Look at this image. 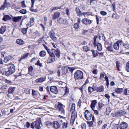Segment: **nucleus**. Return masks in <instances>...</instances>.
<instances>
[{
	"instance_id": "nucleus-59",
	"label": "nucleus",
	"mask_w": 129,
	"mask_h": 129,
	"mask_svg": "<svg viewBox=\"0 0 129 129\" xmlns=\"http://www.w3.org/2000/svg\"><path fill=\"white\" fill-rule=\"evenodd\" d=\"M8 87V86L6 85H4L2 87V89H6Z\"/></svg>"
},
{
	"instance_id": "nucleus-17",
	"label": "nucleus",
	"mask_w": 129,
	"mask_h": 129,
	"mask_svg": "<svg viewBox=\"0 0 129 129\" xmlns=\"http://www.w3.org/2000/svg\"><path fill=\"white\" fill-rule=\"evenodd\" d=\"M53 127L55 129H58L60 127L59 123L57 121H54L53 122Z\"/></svg>"
},
{
	"instance_id": "nucleus-14",
	"label": "nucleus",
	"mask_w": 129,
	"mask_h": 129,
	"mask_svg": "<svg viewBox=\"0 0 129 129\" xmlns=\"http://www.w3.org/2000/svg\"><path fill=\"white\" fill-rule=\"evenodd\" d=\"M57 21L60 24H65L67 23V21L66 19H64L61 17L57 20Z\"/></svg>"
},
{
	"instance_id": "nucleus-9",
	"label": "nucleus",
	"mask_w": 129,
	"mask_h": 129,
	"mask_svg": "<svg viewBox=\"0 0 129 129\" xmlns=\"http://www.w3.org/2000/svg\"><path fill=\"white\" fill-rule=\"evenodd\" d=\"M126 113V112L123 111L121 110L116 113L113 115V117L123 115Z\"/></svg>"
},
{
	"instance_id": "nucleus-26",
	"label": "nucleus",
	"mask_w": 129,
	"mask_h": 129,
	"mask_svg": "<svg viewBox=\"0 0 129 129\" xmlns=\"http://www.w3.org/2000/svg\"><path fill=\"white\" fill-rule=\"evenodd\" d=\"M123 91V89L122 88H117L115 89V92L117 94L121 93Z\"/></svg>"
},
{
	"instance_id": "nucleus-7",
	"label": "nucleus",
	"mask_w": 129,
	"mask_h": 129,
	"mask_svg": "<svg viewBox=\"0 0 129 129\" xmlns=\"http://www.w3.org/2000/svg\"><path fill=\"white\" fill-rule=\"evenodd\" d=\"M122 43L123 42L122 40H118L114 45L113 47L114 49L116 50L119 49Z\"/></svg>"
},
{
	"instance_id": "nucleus-39",
	"label": "nucleus",
	"mask_w": 129,
	"mask_h": 129,
	"mask_svg": "<svg viewBox=\"0 0 129 129\" xmlns=\"http://www.w3.org/2000/svg\"><path fill=\"white\" fill-rule=\"evenodd\" d=\"M101 37L102 38V39L104 41H105L106 38L104 34H102L99 36V37L98 38L99 39V40H100V38Z\"/></svg>"
},
{
	"instance_id": "nucleus-42",
	"label": "nucleus",
	"mask_w": 129,
	"mask_h": 129,
	"mask_svg": "<svg viewBox=\"0 0 129 129\" xmlns=\"http://www.w3.org/2000/svg\"><path fill=\"white\" fill-rule=\"evenodd\" d=\"M120 63L118 61H117L116 62V66L117 67V70L120 71V70L119 69V67H120Z\"/></svg>"
},
{
	"instance_id": "nucleus-15",
	"label": "nucleus",
	"mask_w": 129,
	"mask_h": 129,
	"mask_svg": "<svg viewBox=\"0 0 129 129\" xmlns=\"http://www.w3.org/2000/svg\"><path fill=\"white\" fill-rule=\"evenodd\" d=\"M60 15V13L57 12H55L52 15V19L55 20L59 17Z\"/></svg>"
},
{
	"instance_id": "nucleus-64",
	"label": "nucleus",
	"mask_w": 129,
	"mask_h": 129,
	"mask_svg": "<svg viewBox=\"0 0 129 129\" xmlns=\"http://www.w3.org/2000/svg\"><path fill=\"white\" fill-rule=\"evenodd\" d=\"M87 123L90 126H91L93 124V123L92 121H87Z\"/></svg>"
},
{
	"instance_id": "nucleus-48",
	"label": "nucleus",
	"mask_w": 129,
	"mask_h": 129,
	"mask_svg": "<svg viewBox=\"0 0 129 129\" xmlns=\"http://www.w3.org/2000/svg\"><path fill=\"white\" fill-rule=\"evenodd\" d=\"M79 23H75L74 25V27L76 29H78L79 27Z\"/></svg>"
},
{
	"instance_id": "nucleus-24",
	"label": "nucleus",
	"mask_w": 129,
	"mask_h": 129,
	"mask_svg": "<svg viewBox=\"0 0 129 129\" xmlns=\"http://www.w3.org/2000/svg\"><path fill=\"white\" fill-rule=\"evenodd\" d=\"M45 81V79L43 78H38L35 80L36 83H40L43 82Z\"/></svg>"
},
{
	"instance_id": "nucleus-29",
	"label": "nucleus",
	"mask_w": 129,
	"mask_h": 129,
	"mask_svg": "<svg viewBox=\"0 0 129 129\" xmlns=\"http://www.w3.org/2000/svg\"><path fill=\"white\" fill-rule=\"evenodd\" d=\"M72 112V115L71 117L74 118L76 119L77 117V114L76 111L71 112Z\"/></svg>"
},
{
	"instance_id": "nucleus-10",
	"label": "nucleus",
	"mask_w": 129,
	"mask_h": 129,
	"mask_svg": "<svg viewBox=\"0 0 129 129\" xmlns=\"http://www.w3.org/2000/svg\"><path fill=\"white\" fill-rule=\"evenodd\" d=\"M92 20L87 18H84L82 20L83 23L85 25L90 24L92 23Z\"/></svg>"
},
{
	"instance_id": "nucleus-13",
	"label": "nucleus",
	"mask_w": 129,
	"mask_h": 129,
	"mask_svg": "<svg viewBox=\"0 0 129 129\" xmlns=\"http://www.w3.org/2000/svg\"><path fill=\"white\" fill-rule=\"evenodd\" d=\"M50 90L52 93L55 94H57L58 93V91L57 87L55 86H52L50 88Z\"/></svg>"
},
{
	"instance_id": "nucleus-36",
	"label": "nucleus",
	"mask_w": 129,
	"mask_h": 129,
	"mask_svg": "<svg viewBox=\"0 0 129 129\" xmlns=\"http://www.w3.org/2000/svg\"><path fill=\"white\" fill-rule=\"evenodd\" d=\"M61 6L59 7H53L51 9V11H52L54 10H57L58 9H60L61 8Z\"/></svg>"
},
{
	"instance_id": "nucleus-11",
	"label": "nucleus",
	"mask_w": 129,
	"mask_h": 129,
	"mask_svg": "<svg viewBox=\"0 0 129 129\" xmlns=\"http://www.w3.org/2000/svg\"><path fill=\"white\" fill-rule=\"evenodd\" d=\"M127 127V123L124 122L121 123L119 126L120 129H126Z\"/></svg>"
},
{
	"instance_id": "nucleus-54",
	"label": "nucleus",
	"mask_w": 129,
	"mask_h": 129,
	"mask_svg": "<svg viewBox=\"0 0 129 129\" xmlns=\"http://www.w3.org/2000/svg\"><path fill=\"white\" fill-rule=\"evenodd\" d=\"M68 123L67 122H64L63 124V126L62 128H66L67 127Z\"/></svg>"
},
{
	"instance_id": "nucleus-28",
	"label": "nucleus",
	"mask_w": 129,
	"mask_h": 129,
	"mask_svg": "<svg viewBox=\"0 0 129 129\" xmlns=\"http://www.w3.org/2000/svg\"><path fill=\"white\" fill-rule=\"evenodd\" d=\"M17 44L19 45H22L24 44V41L20 39H18L17 40Z\"/></svg>"
},
{
	"instance_id": "nucleus-31",
	"label": "nucleus",
	"mask_w": 129,
	"mask_h": 129,
	"mask_svg": "<svg viewBox=\"0 0 129 129\" xmlns=\"http://www.w3.org/2000/svg\"><path fill=\"white\" fill-rule=\"evenodd\" d=\"M46 52L44 51H42L39 53V55L41 57H44L46 55Z\"/></svg>"
},
{
	"instance_id": "nucleus-30",
	"label": "nucleus",
	"mask_w": 129,
	"mask_h": 129,
	"mask_svg": "<svg viewBox=\"0 0 129 129\" xmlns=\"http://www.w3.org/2000/svg\"><path fill=\"white\" fill-rule=\"evenodd\" d=\"M92 14V13L91 12H86L83 13L82 14V15H83L85 17H86L90 15H91L92 16H93Z\"/></svg>"
},
{
	"instance_id": "nucleus-46",
	"label": "nucleus",
	"mask_w": 129,
	"mask_h": 129,
	"mask_svg": "<svg viewBox=\"0 0 129 129\" xmlns=\"http://www.w3.org/2000/svg\"><path fill=\"white\" fill-rule=\"evenodd\" d=\"M106 48H107V49L108 51H113V48L111 45L110 46H108V47H107Z\"/></svg>"
},
{
	"instance_id": "nucleus-63",
	"label": "nucleus",
	"mask_w": 129,
	"mask_h": 129,
	"mask_svg": "<svg viewBox=\"0 0 129 129\" xmlns=\"http://www.w3.org/2000/svg\"><path fill=\"white\" fill-rule=\"evenodd\" d=\"M66 14L68 15L69 16L70 15L69 13V10L68 8H67L66 9Z\"/></svg>"
},
{
	"instance_id": "nucleus-61",
	"label": "nucleus",
	"mask_w": 129,
	"mask_h": 129,
	"mask_svg": "<svg viewBox=\"0 0 129 129\" xmlns=\"http://www.w3.org/2000/svg\"><path fill=\"white\" fill-rule=\"evenodd\" d=\"M104 105L102 103H99L98 104V106L99 108L100 109Z\"/></svg>"
},
{
	"instance_id": "nucleus-12",
	"label": "nucleus",
	"mask_w": 129,
	"mask_h": 129,
	"mask_svg": "<svg viewBox=\"0 0 129 129\" xmlns=\"http://www.w3.org/2000/svg\"><path fill=\"white\" fill-rule=\"evenodd\" d=\"M10 6V4L7 2V0H5L3 5L0 8V10H4L5 8L8 7Z\"/></svg>"
},
{
	"instance_id": "nucleus-52",
	"label": "nucleus",
	"mask_w": 129,
	"mask_h": 129,
	"mask_svg": "<svg viewBox=\"0 0 129 129\" xmlns=\"http://www.w3.org/2000/svg\"><path fill=\"white\" fill-rule=\"evenodd\" d=\"M21 6L23 8H25L26 7V6L25 4V2L24 1H23L22 2Z\"/></svg>"
},
{
	"instance_id": "nucleus-43",
	"label": "nucleus",
	"mask_w": 129,
	"mask_h": 129,
	"mask_svg": "<svg viewBox=\"0 0 129 129\" xmlns=\"http://www.w3.org/2000/svg\"><path fill=\"white\" fill-rule=\"evenodd\" d=\"M12 56L10 57V58H9L8 57H5L4 60V61L5 62H7L9 61V60L11 59L12 58Z\"/></svg>"
},
{
	"instance_id": "nucleus-20",
	"label": "nucleus",
	"mask_w": 129,
	"mask_h": 129,
	"mask_svg": "<svg viewBox=\"0 0 129 129\" xmlns=\"http://www.w3.org/2000/svg\"><path fill=\"white\" fill-rule=\"evenodd\" d=\"M55 54L56 56V57L58 58L60 56V52L59 50L58 49H56L55 50H54V51L53 52V53Z\"/></svg>"
},
{
	"instance_id": "nucleus-2",
	"label": "nucleus",
	"mask_w": 129,
	"mask_h": 129,
	"mask_svg": "<svg viewBox=\"0 0 129 129\" xmlns=\"http://www.w3.org/2000/svg\"><path fill=\"white\" fill-rule=\"evenodd\" d=\"M74 78L75 80L81 79L83 78V73L80 71H77L74 74Z\"/></svg>"
},
{
	"instance_id": "nucleus-21",
	"label": "nucleus",
	"mask_w": 129,
	"mask_h": 129,
	"mask_svg": "<svg viewBox=\"0 0 129 129\" xmlns=\"http://www.w3.org/2000/svg\"><path fill=\"white\" fill-rule=\"evenodd\" d=\"M41 124L40 122L39 121H36L35 124V127L37 129H40L41 128L40 125Z\"/></svg>"
},
{
	"instance_id": "nucleus-55",
	"label": "nucleus",
	"mask_w": 129,
	"mask_h": 129,
	"mask_svg": "<svg viewBox=\"0 0 129 129\" xmlns=\"http://www.w3.org/2000/svg\"><path fill=\"white\" fill-rule=\"evenodd\" d=\"M65 93L64 95H65L68 94L69 92V89L67 88H66L65 90Z\"/></svg>"
},
{
	"instance_id": "nucleus-51",
	"label": "nucleus",
	"mask_w": 129,
	"mask_h": 129,
	"mask_svg": "<svg viewBox=\"0 0 129 129\" xmlns=\"http://www.w3.org/2000/svg\"><path fill=\"white\" fill-rule=\"evenodd\" d=\"M100 13L101 15L103 16L106 15L107 14V13L106 12L104 11H101L100 12Z\"/></svg>"
},
{
	"instance_id": "nucleus-25",
	"label": "nucleus",
	"mask_w": 129,
	"mask_h": 129,
	"mask_svg": "<svg viewBox=\"0 0 129 129\" xmlns=\"http://www.w3.org/2000/svg\"><path fill=\"white\" fill-rule=\"evenodd\" d=\"M6 27L5 26H2L0 29V33L2 34L4 33L6 30Z\"/></svg>"
},
{
	"instance_id": "nucleus-57",
	"label": "nucleus",
	"mask_w": 129,
	"mask_h": 129,
	"mask_svg": "<svg viewBox=\"0 0 129 129\" xmlns=\"http://www.w3.org/2000/svg\"><path fill=\"white\" fill-rule=\"evenodd\" d=\"M82 129H86V125L85 123L81 125Z\"/></svg>"
},
{
	"instance_id": "nucleus-49",
	"label": "nucleus",
	"mask_w": 129,
	"mask_h": 129,
	"mask_svg": "<svg viewBox=\"0 0 129 129\" xmlns=\"http://www.w3.org/2000/svg\"><path fill=\"white\" fill-rule=\"evenodd\" d=\"M126 70L127 72H129V61L126 63Z\"/></svg>"
},
{
	"instance_id": "nucleus-34",
	"label": "nucleus",
	"mask_w": 129,
	"mask_h": 129,
	"mask_svg": "<svg viewBox=\"0 0 129 129\" xmlns=\"http://www.w3.org/2000/svg\"><path fill=\"white\" fill-rule=\"evenodd\" d=\"M30 54V53H27L25 54H24L22 57L21 58L19 61H20L21 59H24L27 57Z\"/></svg>"
},
{
	"instance_id": "nucleus-38",
	"label": "nucleus",
	"mask_w": 129,
	"mask_h": 129,
	"mask_svg": "<svg viewBox=\"0 0 129 129\" xmlns=\"http://www.w3.org/2000/svg\"><path fill=\"white\" fill-rule=\"evenodd\" d=\"M123 46L127 49H129V44L127 43H123Z\"/></svg>"
},
{
	"instance_id": "nucleus-50",
	"label": "nucleus",
	"mask_w": 129,
	"mask_h": 129,
	"mask_svg": "<svg viewBox=\"0 0 129 129\" xmlns=\"http://www.w3.org/2000/svg\"><path fill=\"white\" fill-rule=\"evenodd\" d=\"M75 119H76L74 118L71 117L70 120V123L71 124H72L73 125V124Z\"/></svg>"
},
{
	"instance_id": "nucleus-47",
	"label": "nucleus",
	"mask_w": 129,
	"mask_h": 129,
	"mask_svg": "<svg viewBox=\"0 0 129 129\" xmlns=\"http://www.w3.org/2000/svg\"><path fill=\"white\" fill-rule=\"evenodd\" d=\"M28 28V27L27 28H23L21 29V31L22 33L24 34H25L27 32V30Z\"/></svg>"
},
{
	"instance_id": "nucleus-58",
	"label": "nucleus",
	"mask_w": 129,
	"mask_h": 129,
	"mask_svg": "<svg viewBox=\"0 0 129 129\" xmlns=\"http://www.w3.org/2000/svg\"><path fill=\"white\" fill-rule=\"evenodd\" d=\"M104 76L105 75L101 73L100 74V79L101 80H102L104 78Z\"/></svg>"
},
{
	"instance_id": "nucleus-5",
	"label": "nucleus",
	"mask_w": 129,
	"mask_h": 129,
	"mask_svg": "<svg viewBox=\"0 0 129 129\" xmlns=\"http://www.w3.org/2000/svg\"><path fill=\"white\" fill-rule=\"evenodd\" d=\"M65 106L63 105L61 103L58 102V105L57 106L58 109L59 111L61 114L63 115L65 114L64 108Z\"/></svg>"
},
{
	"instance_id": "nucleus-44",
	"label": "nucleus",
	"mask_w": 129,
	"mask_h": 129,
	"mask_svg": "<svg viewBox=\"0 0 129 129\" xmlns=\"http://www.w3.org/2000/svg\"><path fill=\"white\" fill-rule=\"evenodd\" d=\"M34 35H35L36 37H39L41 35L40 33L37 30H36L34 33Z\"/></svg>"
},
{
	"instance_id": "nucleus-16",
	"label": "nucleus",
	"mask_w": 129,
	"mask_h": 129,
	"mask_svg": "<svg viewBox=\"0 0 129 129\" xmlns=\"http://www.w3.org/2000/svg\"><path fill=\"white\" fill-rule=\"evenodd\" d=\"M35 19L34 17L30 18L29 22L28 23V25L30 27L34 25L35 24Z\"/></svg>"
},
{
	"instance_id": "nucleus-27",
	"label": "nucleus",
	"mask_w": 129,
	"mask_h": 129,
	"mask_svg": "<svg viewBox=\"0 0 129 129\" xmlns=\"http://www.w3.org/2000/svg\"><path fill=\"white\" fill-rule=\"evenodd\" d=\"M11 19L10 16L8 15H5L4 16L3 18V20L5 21H6L8 20H9Z\"/></svg>"
},
{
	"instance_id": "nucleus-23",
	"label": "nucleus",
	"mask_w": 129,
	"mask_h": 129,
	"mask_svg": "<svg viewBox=\"0 0 129 129\" xmlns=\"http://www.w3.org/2000/svg\"><path fill=\"white\" fill-rule=\"evenodd\" d=\"M76 11L78 16L80 17L82 15L83 13H82L79 8H76Z\"/></svg>"
},
{
	"instance_id": "nucleus-41",
	"label": "nucleus",
	"mask_w": 129,
	"mask_h": 129,
	"mask_svg": "<svg viewBox=\"0 0 129 129\" xmlns=\"http://www.w3.org/2000/svg\"><path fill=\"white\" fill-rule=\"evenodd\" d=\"M75 67H70L68 68V69L69 71L71 72L72 73H73V71L75 69Z\"/></svg>"
},
{
	"instance_id": "nucleus-56",
	"label": "nucleus",
	"mask_w": 129,
	"mask_h": 129,
	"mask_svg": "<svg viewBox=\"0 0 129 129\" xmlns=\"http://www.w3.org/2000/svg\"><path fill=\"white\" fill-rule=\"evenodd\" d=\"M110 45H111V44L108 42H106L105 43V46L106 48L108 46Z\"/></svg>"
},
{
	"instance_id": "nucleus-37",
	"label": "nucleus",
	"mask_w": 129,
	"mask_h": 129,
	"mask_svg": "<svg viewBox=\"0 0 129 129\" xmlns=\"http://www.w3.org/2000/svg\"><path fill=\"white\" fill-rule=\"evenodd\" d=\"M83 50L85 52H87L90 50L89 48L87 46H84L83 48Z\"/></svg>"
},
{
	"instance_id": "nucleus-1",
	"label": "nucleus",
	"mask_w": 129,
	"mask_h": 129,
	"mask_svg": "<svg viewBox=\"0 0 129 129\" xmlns=\"http://www.w3.org/2000/svg\"><path fill=\"white\" fill-rule=\"evenodd\" d=\"M7 67L8 71L6 72H3L2 74L5 73L6 76H8L13 73L15 71V67L14 65L10 63L6 64L5 66V68Z\"/></svg>"
},
{
	"instance_id": "nucleus-35",
	"label": "nucleus",
	"mask_w": 129,
	"mask_h": 129,
	"mask_svg": "<svg viewBox=\"0 0 129 129\" xmlns=\"http://www.w3.org/2000/svg\"><path fill=\"white\" fill-rule=\"evenodd\" d=\"M75 104H72L71 108L70 111L71 112L75 111Z\"/></svg>"
},
{
	"instance_id": "nucleus-60",
	"label": "nucleus",
	"mask_w": 129,
	"mask_h": 129,
	"mask_svg": "<svg viewBox=\"0 0 129 129\" xmlns=\"http://www.w3.org/2000/svg\"><path fill=\"white\" fill-rule=\"evenodd\" d=\"M28 71L29 72H31L33 70V69L32 66H30L28 68Z\"/></svg>"
},
{
	"instance_id": "nucleus-22",
	"label": "nucleus",
	"mask_w": 129,
	"mask_h": 129,
	"mask_svg": "<svg viewBox=\"0 0 129 129\" xmlns=\"http://www.w3.org/2000/svg\"><path fill=\"white\" fill-rule=\"evenodd\" d=\"M104 90V87L103 86H101L98 87L95 89V90L98 92H101L103 91Z\"/></svg>"
},
{
	"instance_id": "nucleus-8",
	"label": "nucleus",
	"mask_w": 129,
	"mask_h": 129,
	"mask_svg": "<svg viewBox=\"0 0 129 129\" xmlns=\"http://www.w3.org/2000/svg\"><path fill=\"white\" fill-rule=\"evenodd\" d=\"M50 36L51 39L54 41L56 42L57 41V38L55 37V33L52 30L50 32Z\"/></svg>"
},
{
	"instance_id": "nucleus-53",
	"label": "nucleus",
	"mask_w": 129,
	"mask_h": 129,
	"mask_svg": "<svg viewBox=\"0 0 129 129\" xmlns=\"http://www.w3.org/2000/svg\"><path fill=\"white\" fill-rule=\"evenodd\" d=\"M36 65L39 66L40 67H41L42 66V64L41 63H40L39 60H38L37 62V63L35 64Z\"/></svg>"
},
{
	"instance_id": "nucleus-4",
	"label": "nucleus",
	"mask_w": 129,
	"mask_h": 129,
	"mask_svg": "<svg viewBox=\"0 0 129 129\" xmlns=\"http://www.w3.org/2000/svg\"><path fill=\"white\" fill-rule=\"evenodd\" d=\"M51 52H49V54L50 56L48 58L47 61V62L48 63L54 61L55 60V57L53 52L51 51Z\"/></svg>"
},
{
	"instance_id": "nucleus-6",
	"label": "nucleus",
	"mask_w": 129,
	"mask_h": 129,
	"mask_svg": "<svg viewBox=\"0 0 129 129\" xmlns=\"http://www.w3.org/2000/svg\"><path fill=\"white\" fill-rule=\"evenodd\" d=\"M32 94L34 98L37 99L39 101L41 99V95L38 92L33 90Z\"/></svg>"
},
{
	"instance_id": "nucleus-32",
	"label": "nucleus",
	"mask_w": 129,
	"mask_h": 129,
	"mask_svg": "<svg viewBox=\"0 0 129 129\" xmlns=\"http://www.w3.org/2000/svg\"><path fill=\"white\" fill-rule=\"evenodd\" d=\"M43 46H44L45 49L47 50L48 52L49 53V52H51V51L52 52H53L54 51V49H52V50L49 49H48V48L47 47V46L45 45L44 44H43Z\"/></svg>"
},
{
	"instance_id": "nucleus-3",
	"label": "nucleus",
	"mask_w": 129,
	"mask_h": 129,
	"mask_svg": "<svg viewBox=\"0 0 129 129\" xmlns=\"http://www.w3.org/2000/svg\"><path fill=\"white\" fill-rule=\"evenodd\" d=\"M84 114L85 118L87 120H89L92 118V120L94 121V117L93 116H92L91 112L88 111V110H86L84 113Z\"/></svg>"
},
{
	"instance_id": "nucleus-19",
	"label": "nucleus",
	"mask_w": 129,
	"mask_h": 129,
	"mask_svg": "<svg viewBox=\"0 0 129 129\" xmlns=\"http://www.w3.org/2000/svg\"><path fill=\"white\" fill-rule=\"evenodd\" d=\"M94 85H93L92 87H88V93L89 94H91L92 92L94 90H95V87H94Z\"/></svg>"
},
{
	"instance_id": "nucleus-62",
	"label": "nucleus",
	"mask_w": 129,
	"mask_h": 129,
	"mask_svg": "<svg viewBox=\"0 0 129 129\" xmlns=\"http://www.w3.org/2000/svg\"><path fill=\"white\" fill-rule=\"evenodd\" d=\"M93 73L94 74H97L98 73V71L96 69H94L92 71Z\"/></svg>"
},
{
	"instance_id": "nucleus-18",
	"label": "nucleus",
	"mask_w": 129,
	"mask_h": 129,
	"mask_svg": "<svg viewBox=\"0 0 129 129\" xmlns=\"http://www.w3.org/2000/svg\"><path fill=\"white\" fill-rule=\"evenodd\" d=\"M94 47H96L98 50L100 51H101L102 49V44L99 43H97L95 44V45H94Z\"/></svg>"
},
{
	"instance_id": "nucleus-45",
	"label": "nucleus",
	"mask_w": 129,
	"mask_h": 129,
	"mask_svg": "<svg viewBox=\"0 0 129 129\" xmlns=\"http://www.w3.org/2000/svg\"><path fill=\"white\" fill-rule=\"evenodd\" d=\"M99 37L97 36H94V43H93V45H95V44H96L97 42L98 41L96 40Z\"/></svg>"
},
{
	"instance_id": "nucleus-33",
	"label": "nucleus",
	"mask_w": 129,
	"mask_h": 129,
	"mask_svg": "<svg viewBox=\"0 0 129 129\" xmlns=\"http://www.w3.org/2000/svg\"><path fill=\"white\" fill-rule=\"evenodd\" d=\"M15 88L14 87H10L9 89L8 92L10 93H11L13 92L14 90H15Z\"/></svg>"
},
{
	"instance_id": "nucleus-40",
	"label": "nucleus",
	"mask_w": 129,
	"mask_h": 129,
	"mask_svg": "<svg viewBox=\"0 0 129 129\" xmlns=\"http://www.w3.org/2000/svg\"><path fill=\"white\" fill-rule=\"evenodd\" d=\"M20 13L23 14H25L27 13V11L24 9H22L19 11Z\"/></svg>"
}]
</instances>
